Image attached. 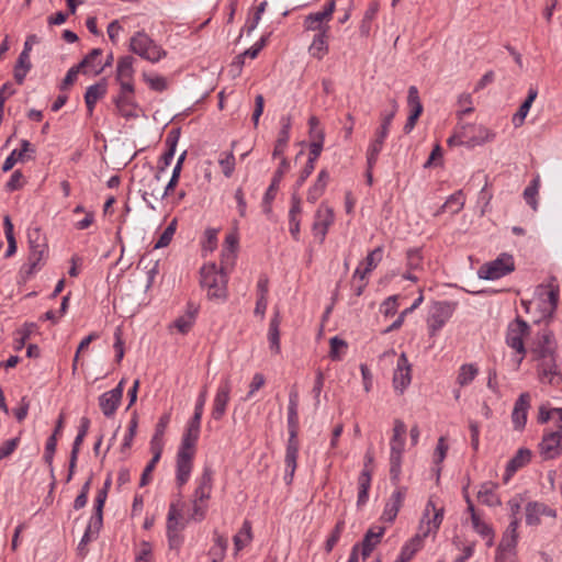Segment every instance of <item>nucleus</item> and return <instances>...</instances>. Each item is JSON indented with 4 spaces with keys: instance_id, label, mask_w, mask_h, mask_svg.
<instances>
[{
    "instance_id": "nucleus-1",
    "label": "nucleus",
    "mask_w": 562,
    "mask_h": 562,
    "mask_svg": "<svg viewBox=\"0 0 562 562\" xmlns=\"http://www.w3.org/2000/svg\"><path fill=\"white\" fill-rule=\"evenodd\" d=\"M29 257L27 263L21 268V273L24 279H30L36 271H38L45 263L48 255V245L45 234L40 227L29 228Z\"/></svg>"
},
{
    "instance_id": "nucleus-2",
    "label": "nucleus",
    "mask_w": 562,
    "mask_h": 562,
    "mask_svg": "<svg viewBox=\"0 0 562 562\" xmlns=\"http://www.w3.org/2000/svg\"><path fill=\"white\" fill-rule=\"evenodd\" d=\"M199 435L183 432L176 458V482L183 486L190 479Z\"/></svg>"
},
{
    "instance_id": "nucleus-3",
    "label": "nucleus",
    "mask_w": 562,
    "mask_h": 562,
    "mask_svg": "<svg viewBox=\"0 0 562 562\" xmlns=\"http://www.w3.org/2000/svg\"><path fill=\"white\" fill-rule=\"evenodd\" d=\"M200 285L206 290L209 300H222L227 297V277L222 268L215 263H206L200 269Z\"/></svg>"
},
{
    "instance_id": "nucleus-4",
    "label": "nucleus",
    "mask_w": 562,
    "mask_h": 562,
    "mask_svg": "<svg viewBox=\"0 0 562 562\" xmlns=\"http://www.w3.org/2000/svg\"><path fill=\"white\" fill-rule=\"evenodd\" d=\"M130 49L150 63H157L167 55L144 31H138L131 37Z\"/></svg>"
},
{
    "instance_id": "nucleus-5",
    "label": "nucleus",
    "mask_w": 562,
    "mask_h": 562,
    "mask_svg": "<svg viewBox=\"0 0 562 562\" xmlns=\"http://www.w3.org/2000/svg\"><path fill=\"white\" fill-rule=\"evenodd\" d=\"M515 270V260L510 254L502 252L496 259L482 265L477 271L479 278L497 280Z\"/></svg>"
},
{
    "instance_id": "nucleus-6",
    "label": "nucleus",
    "mask_w": 562,
    "mask_h": 562,
    "mask_svg": "<svg viewBox=\"0 0 562 562\" xmlns=\"http://www.w3.org/2000/svg\"><path fill=\"white\" fill-rule=\"evenodd\" d=\"M456 308V302L437 301L431 304L427 317V327L431 337H435L438 331L446 325V323L453 315Z\"/></svg>"
},
{
    "instance_id": "nucleus-7",
    "label": "nucleus",
    "mask_w": 562,
    "mask_h": 562,
    "mask_svg": "<svg viewBox=\"0 0 562 562\" xmlns=\"http://www.w3.org/2000/svg\"><path fill=\"white\" fill-rule=\"evenodd\" d=\"M530 326L526 321L517 317L510 322L506 330V344L508 347L514 349L518 355V364L524 360L527 350L525 348L524 338L529 335Z\"/></svg>"
},
{
    "instance_id": "nucleus-8",
    "label": "nucleus",
    "mask_w": 562,
    "mask_h": 562,
    "mask_svg": "<svg viewBox=\"0 0 562 562\" xmlns=\"http://www.w3.org/2000/svg\"><path fill=\"white\" fill-rule=\"evenodd\" d=\"M537 376L540 383L559 386L562 384L561 366L558 362V355L550 358L536 360Z\"/></svg>"
},
{
    "instance_id": "nucleus-9",
    "label": "nucleus",
    "mask_w": 562,
    "mask_h": 562,
    "mask_svg": "<svg viewBox=\"0 0 562 562\" xmlns=\"http://www.w3.org/2000/svg\"><path fill=\"white\" fill-rule=\"evenodd\" d=\"M443 507L437 508L432 498L428 499L419 524L423 538H426L430 532H436L439 529L443 519Z\"/></svg>"
},
{
    "instance_id": "nucleus-10",
    "label": "nucleus",
    "mask_w": 562,
    "mask_h": 562,
    "mask_svg": "<svg viewBox=\"0 0 562 562\" xmlns=\"http://www.w3.org/2000/svg\"><path fill=\"white\" fill-rule=\"evenodd\" d=\"M557 348L558 344L553 333L549 329H542L538 333L537 339L531 348L532 359L536 361L557 356Z\"/></svg>"
},
{
    "instance_id": "nucleus-11",
    "label": "nucleus",
    "mask_w": 562,
    "mask_h": 562,
    "mask_svg": "<svg viewBox=\"0 0 562 562\" xmlns=\"http://www.w3.org/2000/svg\"><path fill=\"white\" fill-rule=\"evenodd\" d=\"M539 453L544 461L559 458L562 454V431H544L539 443Z\"/></svg>"
},
{
    "instance_id": "nucleus-12",
    "label": "nucleus",
    "mask_w": 562,
    "mask_h": 562,
    "mask_svg": "<svg viewBox=\"0 0 562 562\" xmlns=\"http://www.w3.org/2000/svg\"><path fill=\"white\" fill-rule=\"evenodd\" d=\"M232 383L228 378L223 379L216 390L213 398L211 418L221 420L225 414L231 400Z\"/></svg>"
},
{
    "instance_id": "nucleus-13",
    "label": "nucleus",
    "mask_w": 562,
    "mask_h": 562,
    "mask_svg": "<svg viewBox=\"0 0 562 562\" xmlns=\"http://www.w3.org/2000/svg\"><path fill=\"white\" fill-rule=\"evenodd\" d=\"M406 494V486H396V490L391 494L384 506L383 513L381 515L382 521L392 524L396 519L397 514L403 506Z\"/></svg>"
},
{
    "instance_id": "nucleus-14",
    "label": "nucleus",
    "mask_w": 562,
    "mask_h": 562,
    "mask_svg": "<svg viewBox=\"0 0 562 562\" xmlns=\"http://www.w3.org/2000/svg\"><path fill=\"white\" fill-rule=\"evenodd\" d=\"M412 381V367L405 352H402L397 359L396 368L393 374V386L401 394L407 389Z\"/></svg>"
},
{
    "instance_id": "nucleus-15",
    "label": "nucleus",
    "mask_w": 562,
    "mask_h": 562,
    "mask_svg": "<svg viewBox=\"0 0 562 562\" xmlns=\"http://www.w3.org/2000/svg\"><path fill=\"white\" fill-rule=\"evenodd\" d=\"M300 450V442L297 438H288L284 456V476L283 480L286 485L293 482L294 473L297 468V457Z\"/></svg>"
},
{
    "instance_id": "nucleus-16",
    "label": "nucleus",
    "mask_w": 562,
    "mask_h": 562,
    "mask_svg": "<svg viewBox=\"0 0 562 562\" xmlns=\"http://www.w3.org/2000/svg\"><path fill=\"white\" fill-rule=\"evenodd\" d=\"M530 394L524 392L519 395L514 404L512 412V422L516 430H522L527 423V415L530 408Z\"/></svg>"
},
{
    "instance_id": "nucleus-17",
    "label": "nucleus",
    "mask_w": 562,
    "mask_h": 562,
    "mask_svg": "<svg viewBox=\"0 0 562 562\" xmlns=\"http://www.w3.org/2000/svg\"><path fill=\"white\" fill-rule=\"evenodd\" d=\"M207 397V389L206 386H203L200 391L195 405H194V413L192 417L189 419V422L186 425V432L194 434L200 436L201 431V420L204 412V405L206 403Z\"/></svg>"
},
{
    "instance_id": "nucleus-18",
    "label": "nucleus",
    "mask_w": 562,
    "mask_h": 562,
    "mask_svg": "<svg viewBox=\"0 0 562 562\" xmlns=\"http://www.w3.org/2000/svg\"><path fill=\"white\" fill-rule=\"evenodd\" d=\"M526 524L528 526H538L541 522V516L555 517V509L547 506L544 503L540 502H529L526 505Z\"/></svg>"
},
{
    "instance_id": "nucleus-19",
    "label": "nucleus",
    "mask_w": 562,
    "mask_h": 562,
    "mask_svg": "<svg viewBox=\"0 0 562 562\" xmlns=\"http://www.w3.org/2000/svg\"><path fill=\"white\" fill-rule=\"evenodd\" d=\"M213 488V470L211 467H204L202 474L196 479V487L193 493V499L206 502L211 497Z\"/></svg>"
},
{
    "instance_id": "nucleus-20",
    "label": "nucleus",
    "mask_w": 562,
    "mask_h": 562,
    "mask_svg": "<svg viewBox=\"0 0 562 562\" xmlns=\"http://www.w3.org/2000/svg\"><path fill=\"white\" fill-rule=\"evenodd\" d=\"M299 394L292 390L289 395L288 405V431L289 438H297L299 434Z\"/></svg>"
},
{
    "instance_id": "nucleus-21",
    "label": "nucleus",
    "mask_w": 562,
    "mask_h": 562,
    "mask_svg": "<svg viewBox=\"0 0 562 562\" xmlns=\"http://www.w3.org/2000/svg\"><path fill=\"white\" fill-rule=\"evenodd\" d=\"M531 460V451L527 448H520L515 456L507 462L504 482L507 483L512 476Z\"/></svg>"
},
{
    "instance_id": "nucleus-22",
    "label": "nucleus",
    "mask_w": 562,
    "mask_h": 562,
    "mask_svg": "<svg viewBox=\"0 0 562 562\" xmlns=\"http://www.w3.org/2000/svg\"><path fill=\"white\" fill-rule=\"evenodd\" d=\"M161 173L155 172L148 180L147 183L144 184L143 190V199L148 202L147 196L153 198L154 200H162L167 196L171 190H167V186L162 189L160 186Z\"/></svg>"
},
{
    "instance_id": "nucleus-23",
    "label": "nucleus",
    "mask_w": 562,
    "mask_h": 562,
    "mask_svg": "<svg viewBox=\"0 0 562 562\" xmlns=\"http://www.w3.org/2000/svg\"><path fill=\"white\" fill-rule=\"evenodd\" d=\"M290 169V162L286 158L282 157L279 167L273 173L272 180L270 186L268 187L265 196H263V203L269 204L271 201L274 200L277 191L279 189V184L283 178V176L289 171Z\"/></svg>"
},
{
    "instance_id": "nucleus-24",
    "label": "nucleus",
    "mask_w": 562,
    "mask_h": 562,
    "mask_svg": "<svg viewBox=\"0 0 562 562\" xmlns=\"http://www.w3.org/2000/svg\"><path fill=\"white\" fill-rule=\"evenodd\" d=\"M281 128L278 134V138L273 148L272 156L273 158L280 157L283 155L289 139H290V130L292 126V121L290 115H283L280 119Z\"/></svg>"
},
{
    "instance_id": "nucleus-25",
    "label": "nucleus",
    "mask_w": 562,
    "mask_h": 562,
    "mask_svg": "<svg viewBox=\"0 0 562 562\" xmlns=\"http://www.w3.org/2000/svg\"><path fill=\"white\" fill-rule=\"evenodd\" d=\"M328 38L329 32H326V30L322 33H316L308 46V54L313 58L322 60L329 52Z\"/></svg>"
},
{
    "instance_id": "nucleus-26",
    "label": "nucleus",
    "mask_w": 562,
    "mask_h": 562,
    "mask_svg": "<svg viewBox=\"0 0 562 562\" xmlns=\"http://www.w3.org/2000/svg\"><path fill=\"white\" fill-rule=\"evenodd\" d=\"M518 540L503 536L496 550L495 562H514Z\"/></svg>"
},
{
    "instance_id": "nucleus-27",
    "label": "nucleus",
    "mask_w": 562,
    "mask_h": 562,
    "mask_svg": "<svg viewBox=\"0 0 562 562\" xmlns=\"http://www.w3.org/2000/svg\"><path fill=\"white\" fill-rule=\"evenodd\" d=\"M497 484L493 482H484L477 492V499L490 507L499 506L502 504L499 496L496 494Z\"/></svg>"
},
{
    "instance_id": "nucleus-28",
    "label": "nucleus",
    "mask_w": 562,
    "mask_h": 562,
    "mask_svg": "<svg viewBox=\"0 0 562 562\" xmlns=\"http://www.w3.org/2000/svg\"><path fill=\"white\" fill-rule=\"evenodd\" d=\"M198 311L199 308L192 302H189L186 314L175 319L173 327L183 335L189 333L195 322Z\"/></svg>"
},
{
    "instance_id": "nucleus-29",
    "label": "nucleus",
    "mask_w": 562,
    "mask_h": 562,
    "mask_svg": "<svg viewBox=\"0 0 562 562\" xmlns=\"http://www.w3.org/2000/svg\"><path fill=\"white\" fill-rule=\"evenodd\" d=\"M334 221V214L330 209H318L316 212V218L313 224V232L315 235L321 236V240H324L329 225Z\"/></svg>"
},
{
    "instance_id": "nucleus-30",
    "label": "nucleus",
    "mask_w": 562,
    "mask_h": 562,
    "mask_svg": "<svg viewBox=\"0 0 562 562\" xmlns=\"http://www.w3.org/2000/svg\"><path fill=\"white\" fill-rule=\"evenodd\" d=\"M280 323V313L277 311L270 321L268 330L269 348L274 355H279L281 351Z\"/></svg>"
},
{
    "instance_id": "nucleus-31",
    "label": "nucleus",
    "mask_w": 562,
    "mask_h": 562,
    "mask_svg": "<svg viewBox=\"0 0 562 562\" xmlns=\"http://www.w3.org/2000/svg\"><path fill=\"white\" fill-rule=\"evenodd\" d=\"M120 114L125 119L137 117L136 108L137 103L134 95H119L114 98Z\"/></svg>"
},
{
    "instance_id": "nucleus-32",
    "label": "nucleus",
    "mask_w": 562,
    "mask_h": 562,
    "mask_svg": "<svg viewBox=\"0 0 562 562\" xmlns=\"http://www.w3.org/2000/svg\"><path fill=\"white\" fill-rule=\"evenodd\" d=\"M29 151L35 153V149L29 140L22 139L21 149H13L10 153L2 165V170L10 171L19 160H23L24 155Z\"/></svg>"
},
{
    "instance_id": "nucleus-33",
    "label": "nucleus",
    "mask_w": 562,
    "mask_h": 562,
    "mask_svg": "<svg viewBox=\"0 0 562 562\" xmlns=\"http://www.w3.org/2000/svg\"><path fill=\"white\" fill-rule=\"evenodd\" d=\"M122 398L113 394V392H104L99 396V406L103 415L108 418L114 416Z\"/></svg>"
},
{
    "instance_id": "nucleus-34",
    "label": "nucleus",
    "mask_w": 562,
    "mask_h": 562,
    "mask_svg": "<svg viewBox=\"0 0 562 562\" xmlns=\"http://www.w3.org/2000/svg\"><path fill=\"white\" fill-rule=\"evenodd\" d=\"M328 19H325L324 15L318 11L307 14L304 18L303 26L305 31L322 33L324 30H326V32H329L330 26L328 25Z\"/></svg>"
},
{
    "instance_id": "nucleus-35",
    "label": "nucleus",
    "mask_w": 562,
    "mask_h": 562,
    "mask_svg": "<svg viewBox=\"0 0 562 562\" xmlns=\"http://www.w3.org/2000/svg\"><path fill=\"white\" fill-rule=\"evenodd\" d=\"M383 535L384 528H379L378 532H374L372 529H369L366 532L362 542L359 543V549H361V555L363 560L370 557V554L374 550L375 546L380 542Z\"/></svg>"
},
{
    "instance_id": "nucleus-36",
    "label": "nucleus",
    "mask_w": 562,
    "mask_h": 562,
    "mask_svg": "<svg viewBox=\"0 0 562 562\" xmlns=\"http://www.w3.org/2000/svg\"><path fill=\"white\" fill-rule=\"evenodd\" d=\"M329 182V173L326 169H322L318 172L317 179L314 184L308 189L307 201L316 202L325 192V189Z\"/></svg>"
},
{
    "instance_id": "nucleus-37",
    "label": "nucleus",
    "mask_w": 562,
    "mask_h": 562,
    "mask_svg": "<svg viewBox=\"0 0 562 562\" xmlns=\"http://www.w3.org/2000/svg\"><path fill=\"white\" fill-rule=\"evenodd\" d=\"M406 431L407 429L405 423L401 419H395L393 436L390 441V450L395 449L398 452H404Z\"/></svg>"
},
{
    "instance_id": "nucleus-38",
    "label": "nucleus",
    "mask_w": 562,
    "mask_h": 562,
    "mask_svg": "<svg viewBox=\"0 0 562 562\" xmlns=\"http://www.w3.org/2000/svg\"><path fill=\"white\" fill-rule=\"evenodd\" d=\"M252 540V527L249 520H245L240 530L234 536V548L235 552L238 553L246 546H248Z\"/></svg>"
},
{
    "instance_id": "nucleus-39",
    "label": "nucleus",
    "mask_w": 562,
    "mask_h": 562,
    "mask_svg": "<svg viewBox=\"0 0 562 562\" xmlns=\"http://www.w3.org/2000/svg\"><path fill=\"white\" fill-rule=\"evenodd\" d=\"M464 206V198L461 190L451 194L446 202L441 205V207L436 212V215H440L445 212H450L451 214L459 213Z\"/></svg>"
},
{
    "instance_id": "nucleus-40",
    "label": "nucleus",
    "mask_w": 562,
    "mask_h": 562,
    "mask_svg": "<svg viewBox=\"0 0 562 562\" xmlns=\"http://www.w3.org/2000/svg\"><path fill=\"white\" fill-rule=\"evenodd\" d=\"M106 93L105 83H94L87 88L85 102L90 114H92L95 103Z\"/></svg>"
},
{
    "instance_id": "nucleus-41",
    "label": "nucleus",
    "mask_w": 562,
    "mask_h": 562,
    "mask_svg": "<svg viewBox=\"0 0 562 562\" xmlns=\"http://www.w3.org/2000/svg\"><path fill=\"white\" fill-rule=\"evenodd\" d=\"M404 452H398L395 449L390 451V479L393 485L397 486L402 473V458Z\"/></svg>"
},
{
    "instance_id": "nucleus-42",
    "label": "nucleus",
    "mask_w": 562,
    "mask_h": 562,
    "mask_svg": "<svg viewBox=\"0 0 562 562\" xmlns=\"http://www.w3.org/2000/svg\"><path fill=\"white\" fill-rule=\"evenodd\" d=\"M380 5L376 1H372L369 3L367 10L364 11L362 21L359 26L360 34L363 36H368L371 32V24L373 20L376 18Z\"/></svg>"
},
{
    "instance_id": "nucleus-43",
    "label": "nucleus",
    "mask_w": 562,
    "mask_h": 562,
    "mask_svg": "<svg viewBox=\"0 0 562 562\" xmlns=\"http://www.w3.org/2000/svg\"><path fill=\"white\" fill-rule=\"evenodd\" d=\"M228 547L227 539L220 535L217 531L214 532V546L210 550L212 562H222L226 555Z\"/></svg>"
},
{
    "instance_id": "nucleus-44",
    "label": "nucleus",
    "mask_w": 562,
    "mask_h": 562,
    "mask_svg": "<svg viewBox=\"0 0 562 562\" xmlns=\"http://www.w3.org/2000/svg\"><path fill=\"white\" fill-rule=\"evenodd\" d=\"M479 374V368L474 363H464L459 368L457 383L460 386H467L474 381Z\"/></svg>"
},
{
    "instance_id": "nucleus-45",
    "label": "nucleus",
    "mask_w": 562,
    "mask_h": 562,
    "mask_svg": "<svg viewBox=\"0 0 562 562\" xmlns=\"http://www.w3.org/2000/svg\"><path fill=\"white\" fill-rule=\"evenodd\" d=\"M134 57L131 55L123 56L116 65V80L133 79L134 75Z\"/></svg>"
},
{
    "instance_id": "nucleus-46",
    "label": "nucleus",
    "mask_w": 562,
    "mask_h": 562,
    "mask_svg": "<svg viewBox=\"0 0 562 562\" xmlns=\"http://www.w3.org/2000/svg\"><path fill=\"white\" fill-rule=\"evenodd\" d=\"M559 286L549 284L544 288V292L541 295H546L547 299L543 300L544 307L543 310L548 312L550 315L554 313L558 307L559 302Z\"/></svg>"
},
{
    "instance_id": "nucleus-47",
    "label": "nucleus",
    "mask_w": 562,
    "mask_h": 562,
    "mask_svg": "<svg viewBox=\"0 0 562 562\" xmlns=\"http://www.w3.org/2000/svg\"><path fill=\"white\" fill-rule=\"evenodd\" d=\"M407 105L409 108V115L419 119L423 113V104L420 102L418 89L415 86L408 88Z\"/></svg>"
},
{
    "instance_id": "nucleus-48",
    "label": "nucleus",
    "mask_w": 562,
    "mask_h": 562,
    "mask_svg": "<svg viewBox=\"0 0 562 562\" xmlns=\"http://www.w3.org/2000/svg\"><path fill=\"white\" fill-rule=\"evenodd\" d=\"M3 228H4V235H5V238L8 241V248L4 254V257L9 258L16 252V248H18L16 239L14 237V232H13V224H12L9 215H5L3 217Z\"/></svg>"
},
{
    "instance_id": "nucleus-49",
    "label": "nucleus",
    "mask_w": 562,
    "mask_h": 562,
    "mask_svg": "<svg viewBox=\"0 0 562 562\" xmlns=\"http://www.w3.org/2000/svg\"><path fill=\"white\" fill-rule=\"evenodd\" d=\"M420 537L416 536L409 542L405 543L395 562H409L416 552L420 549Z\"/></svg>"
},
{
    "instance_id": "nucleus-50",
    "label": "nucleus",
    "mask_w": 562,
    "mask_h": 562,
    "mask_svg": "<svg viewBox=\"0 0 562 562\" xmlns=\"http://www.w3.org/2000/svg\"><path fill=\"white\" fill-rule=\"evenodd\" d=\"M474 132L475 134L471 135V138L467 140V145L469 146L481 145L483 143L493 140L495 137V134L493 132H491L488 128L482 125H475L473 133Z\"/></svg>"
},
{
    "instance_id": "nucleus-51",
    "label": "nucleus",
    "mask_w": 562,
    "mask_h": 562,
    "mask_svg": "<svg viewBox=\"0 0 562 562\" xmlns=\"http://www.w3.org/2000/svg\"><path fill=\"white\" fill-rule=\"evenodd\" d=\"M540 188V179L539 177L531 180V182L524 190V199L528 205L531 206L533 211L538 207L537 195Z\"/></svg>"
},
{
    "instance_id": "nucleus-52",
    "label": "nucleus",
    "mask_w": 562,
    "mask_h": 562,
    "mask_svg": "<svg viewBox=\"0 0 562 562\" xmlns=\"http://www.w3.org/2000/svg\"><path fill=\"white\" fill-rule=\"evenodd\" d=\"M330 350H329V357L333 361H339L342 359V356L348 347L347 342L339 338L338 336H335L330 338L329 340Z\"/></svg>"
},
{
    "instance_id": "nucleus-53",
    "label": "nucleus",
    "mask_w": 562,
    "mask_h": 562,
    "mask_svg": "<svg viewBox=\"0 0 562 562\" xmlns=\"http://www.w3.org/2000/svg\"><path fill=\"white\" fill-rule=\"evenodd\" d=\"M57 447V438L55 435H50L46 441L45 445V451L43 459L45 463L49 467L50 475L54 477V467H53V460L56 452Z\"/></svg>"
},
{
    "instance_id": "nucleus-54",
    "label": "nucleus",
    "mask_w": 562,
    "mask_h": 562,
    "mask_svg": "<svg viewBox=\"0 0 562 562\" xmlns=\"http://www.w3.org/2000/svg\"><path fill=\"white\" fill-rule=\"evenodd\" d=\"M384 143L373 138L367 150V167L373 168L378 161L379 155L383 149Z\"/></svg>"
},
{
    "instance_id": "nucleus-55",
    "label": "nucleus",
    "mask_w": 562,
    "mask_h": 562,
    "mask_svg": "<svg viewBox=\"0 0 562 562\" xmlns=\"http://www.w3.org/2000/svg\"><path fill=\"white\" fill-rule=\"evenodd\" d=\"M344 530H345V521L344 520H338L336 522L333 531L330 532L329 537L327 538V540L325 542V551L327 553L331 552L334 547L339 541Z\"/></svg>"
},
{
    "instance_id": "nucleus-56",
    "label": "nucleus",
    "mask_w": 562,
    "mask_h": 562,
    "mask_svg": "<svg viewBox=\"0 0 562 562\" xmlns=\"http://www.w3.org/2000/svg\"><path fill=\"white\" fill-rule=\"evenodd\" d=\"M181 517V513L178 509V505L175 503H171L168 510L167 516V531L173 532V530L179 531L182 526L180 527L179 519Z\"/></svg>"
},
{
    "instance_id": "nucleus-57",
    "label": "nucleus",
    "mask_w": 562,
    "mask_h": 562,
    "mask_svg": "<svg viewBox=\"0 0 562 562\" xmlns=\"http://www.w3.org/2000/svg\"><path fill=\"white\" fill-rule=\"evenodd\" d=\"M218 164L222 168V172L226 178H231L235 170V156L231 153H223L218 159Z\"/></svg>"
},
{
    "instance_id": "nucleus-58",
    "label": "nucleus",
    "mask_w": 562,
    "mask_h": 562,
    "mask_svg": "<svg viewBox=\"0 0 562 562\" xmlns=\"http://www.w3.org/2000/svg\"><path fill=\"white\" fill-rule=\"evenodd\" d=\"M187 157V150H184L177 159L176 166L173 167L171 178L169 182L167 183V190H173L176 186L178 184L180 173L182 170L183 162Z\"/></svg>"
},
{
    "instance_id": "nucleus-59",
    "label": "nucleus",
    "mask_w": 562,
    "mask_h": 562,
    "mask_svg": "<svg viewBox=\"0 0 562 562\" xmlns=\"http://www.w3.org/2000/svg\"><path fill=\"white\" fill-rule=\"evenodd\" d=\"M382 256H383V248L376 247L367 255L364 261L361 262V265L366 266L364 268L367 269V271H372L373 269L376 268L378 263L382 260Z\"/></svg>"
},
{
    "instance_id": "nucleus-60",
    "label": "nucleus",
    "mask_w": 562,
    "mask_h": 562,
    "mask_svg": "<svg viewBox=\"0 0 562 562\" xmlns=\"http://www.w3.org/2000/svg\"><path fill=\"white\" fill-rule=\"evenodd\" d=\"M407 268L409 270H418L423 266V256L419 249L411 248L406 252Z\"/></svg>"
},
{
    "instance_id": "nucleus-61",
    "label": "nucleus",
    "mask_w": 562,
    "mask_h": 562,
    "mask_svg": "<svg viewBox=\"0 0 562 562\" xmlns=\"http://www.w3.org/2000/svg\"><path fill=\"white\" fill-rule=\"evenodd\" d=\"M143 78L149 88L154 91L162 92L167 89V80L162 76H150L143 74Z\"/></svg>"
},
{
    "instance_id": "nucleus-62",
    "label": "nucleus",
    "mask_w": 562,
    "mask_h": 562,
    "mask_svg": "<svg viewBox=\"0 0 562 562\" xmlns=\"http://www.w3.org/2000/svg\"><path fill=\"white\" fill-rule=\"evenodd\" d=\"M458 104L461 108V110L457 112V116L460 121L464 115L474 111V108L472 106V97L469 93L461 94L458 99Z\"/></svg>"
},
{
    "instance_id": "nucleus-63",
    "label": "nucleus",
    "mask_w": 562,
    "mask_h": 562,
    "mask_svg": "<svg viewBox=\"0 0 562 562\" xmlns=\"http://www.w3.org/2000/svg\"><path fill=\"white\" fill-rule=\"evenodd\" d=\"M397 299V295H391L386 297L381 304L380 311L385 317H390L396 314L398 307Z\"/></svg>"
},
{
    "instance_id": "nucleus-64",
    "label": "nucleus",
    "mask_w": 562,
    "mask_h": 562,
    "mask_svg": "<svg viewBox=\"0 0 562 562\" xmlns=\"http://www.w3.org/2000/svg\"><path fill=\"white\" fill-rule=\"evenodd\" d=\"M175 231H176L175 223H171L170 225H168L165 228V231L161 233V235L159 236V238L156 241L154 248L158 249V248L167 247L170 244L171 239H172Z\"/></svg>"
}]
</instances>
